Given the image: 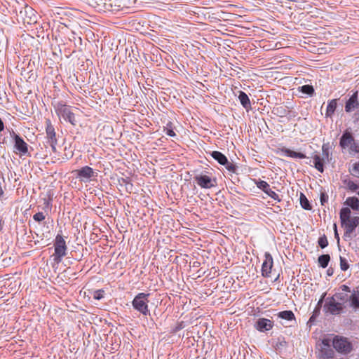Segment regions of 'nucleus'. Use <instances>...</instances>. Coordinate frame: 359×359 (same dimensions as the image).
<instances>
[{
  "label": "nucleus",
  "instance_id": "1",
  "mask_svg": "<svg viewBox=\"0 0 359 359\" xmlns=\"http://www.w3.org/2000/svg\"><path fill=\"white\" fill-rule=\"evenodd\" d=\"M149 293L140 292L132 301V306L135 310L138 311L143 316H150L151 313L149 309Z\"/></svg>",
  "mask_w": 359,
  "mask_h": 359
},
{
  "label": "nucleus",
  "instance_id": "2",
  "mask_svg": "<svg viewBox=\"0 0 359 359\" xmlns=\"http://www.w3.org/2000/svg\"><path fill=\"white\" fill-rule=\"evenodd\" d=\"M9 133L13 141V151L20 156H31V153L29 151V145L25 142L23 138L13 130L9 131Z\"/></svg>",
  "mask_w": 359,
  "mask_h": 359
},
{
  "label": "nucleus",
  "instance_id": "3",
  "mask_svg": "<svg viewBox=\"0 0 359 359\" xmlns=\"http://www.w3.org/2000/svg\"><path fill=\"white\" fill-rule=\"evenodd\" d=\"M336 298L344 300L342 294H337L334 296L328 298L324 305V311L326 313H330L332 315H339L343 311V306L341 303L337 302Z\"/></svg>",
  "mask_w": 359,
  "mask_h": 359
},
{
  "label": "nucleus",
  "instance_id": "4",
  "mask_svg": "<svg viewBox=\"0 0 359 359\" xmlns=\"http://www.w3.org/2000/svg\"><path fill=\"white\" fill-rule=\"evenodd\" d=\"M54 249V261L57 263H60L62 258L66 256L67 250L66 241L61 234L58 233L55 238Z\"/></svg>",
  "mask_w": 359,
  "mask_h": 359
},
{
  "label": "nucleus",
  "instance_id": "5",
  "mask_svg": "<svg viewBox=\"0 0 359 359\" xmlns=\"http://www.w3.org/2000/svg\"><path fill=\"white\" fill-rule=\"evenodd\" d=\"M55 111L57 116H61L65 121L69 122L73 126L76 125L75 115L70 110V107L62 102H58L54 105Z\"/></svg>",
  "mask_w": 359,
  "mask_h": 359
},
{
  "label": "nucleus",
  "instance_id": "6",
  "mask_svg": "<svg viewBox=\"0 0 359 359\" xmlns=\"http://www.w3.org/2000/svg\"><path fill=\"white\" fill-rule=\"evenodd\" d=\"M332 346L341 353L347 354L352 350V344L344 337L335 336L332 339Z\"/></svg>",
  "mask_w": 359,
  "mask_h": 359
},
{
  "label": "nucleus",
  "instance_id": "7",
  "mask_svg": "<svg viewBox=\"0 0 359 359\" xmlns=\"http://www.w3.org/2000/svg\"><path fill=\"white\" fill-rule=\"evenodd\" d=\"M46 143L50 146L53 152H56V145L57 144L56 133L55 127L48 118L46 120Z\"/></svg>",
  "mask_w": 359,
  "mask_h": 359
},
{
  "label": "nucleus",
  "instance_id": "8",
  "mask_svg": "<svg viewBox=\"0 0 359 359\" xmlns=\"http://www.w3.org/2000/svg\"><path fill=\"white\" fill-rule=\"evenodd\" d=\"M76 173V177L81 182H90L97 176V173L90 166L86 165L74 171Z\"/></svg>",
  "mask_w": 359,
  "mask_h": 359
},
{
  "label": "nucleus",
  "instance_id": "9",
  "mask_svg": "<svg viewBox=\"0 0 359 359\" xmlns=\"http://www.w3.org/2000/svg\"><path fill=\"white\" fill-rule=\"evenodd\" d=\"M194 179L197 184L202 189H211L215 187L217 184V180L215 178H212L204 174L196 175L194 176Z\"/></svg>",
  "mask_w": 359,
  "mask_h": 359
},
{
  "label": "nucleus",
  "instance_id": "10",
  "mask_svg": "<svg viewBox=\"0 0 359 359\" xmlns=\"http://www.w3.org/2000/svg\"><path fill=\"white\" fill-rule=\"evenodd\" d=\"M255 184L257 188L263 191L269 197L278 202L280 201L278 194L271 189L270 185L266 181L260 180H256Z\"/></svg>",
  "mask_w": 359,
  "mask_h": 359
},
{
  "label": "nucleus",
  "instance_id": "11",
  "mask_svg": "<svg viewBox=\"0 0 359 359\" xmlns=\"http://www.w3.org/2000/svg\"><path fill=\"white\" fill-rule=\"evenodd\" d=\"M264 257L265 259L262 266V275L264 277L269 278L270 277L271 269L273 267V257L268 252H265Z\"/></svg>",
  "mask_w": 359,
  "mask_h": 359
},
{
  "label": "nucleus",
  "instance_id": "12",
  "mask_svg": "<svg viewBox=\"0 0 359 359\" xmlns=\"http://www.w3.org/2000/svg\"><path fill=\"white\" fill-rule=\"evenodd\" d=\"M273 327V322L264 318H259L255 324V328L262 332L269 331L271 330Z\"/></svg>",
  "mask_w": 359,
  "mask_h": 359
},
{
  "label": "nucleus",
  "instance_id": "13",
  "mask_svg": "<svg viewBox=\"0 0 359 359\" xmlns=\"http://www.w3.org/2000/svg\"><path fill=\"white\" fill-rule=\"evenodd\" d=\"M359 224V217H353L352 219L347 222L344 226H341L344 228V237H350V235L353 232L355 229Z\"/></svg>",
  "mask_w": 359,
  "mask_h": 359
},
{
  "label": "nucleus",
  "instance_id": "14",
  "mask_svg": "<svg viewBox=\"0 0 359 359\" xmlns=\"http://www.w3.org/2000/svg\"><path fill=\"white\" fill-rule=\"evenodd\" d=\"M359 106L358 101V92L355 91L346 101L345 104V111L346 112H351L355 109H357Z\"/></svg>",
  "mask_w": 359,
  "mask_h": 359
},
{
  "label": "nucleus",
  "instance_id": "15",
  "mask_svg": "<svg viewBox=\"0 0 359 359\" xmlns=\"http://www.w3.org/2000/svg\"><path fill=\"white\" fill-rule=\"evenodd\" d=\"M354 140L353 136L350 132L345 131L340 138L339 145L344 149H347L351 143H353Z\"/></svg>",
  "mask_w": 359,
  "mask_h": 359
},
{
  "label": "nucleus",
  "instance_id": "16",
  "mask_svg": "<svg viewBox=\"0 0 359 359\" xmlns=\"http://www.w3.org/2000/svg\"><path fill=\"white\" fill-rule=\"evenodd\" d=\"M238 100L240 101L241 104L243 107L247 111H249L251 110V103L248 95L243 91L240 90L238 94Z\"/></svg>",
  "mask_w": 359,
  "mask_h": 359
},
{
  "label": "nucleus",
  "instance_id": "17",
  "mask_svg": "<svg viewBox=\"0 0 359 359\" xmlns=\"http://www.w3.org/2000/svg\"><path fill=\"white\" fill-rule=\"evenodd\" d=\"M276 316L278 318L284 320L287 322H294V323H296L295 316L294 313L290 310L280 311L276 314Z\"/></svg>",
  "mask_w": 359,
  "mask_h": 359
},
{
  "label": "nucleus",
  "instance_id": "18",
  "mask_svg": "<svg viewBox=\"0 0 359 359\" xmlns=\"http://www.w3.org/2000/svg\"><path fill=\"white\" fill-rule=\"evenodd\" d=\"M351 212L348 208H342L341 209L339 217L341 226H344V224H346V222L352 219V217H351Z\"/></svg>",
  "mask_w": 359,
  "mask_h": 359
},
{
  "label": "nucleus",
  "instance_id": "19",
  "mask_svg": "<svg viewBox=\"0 0 359 359\" xmlns=\"http://www.w3.org/2000/svg\"><path fill=\"white\" fill-rule=\"evenodd\" d=\"M210 156L217 161L220 165H225L227 163V157L222 152L218 151H213L210 153Z\"/></svg>",
  "mask_w": 359,
  "mask_h": 359
},
{
  "label": "nucleus",
  "instance_id": "20",
  "mask_svg": "<svg viewBox=\"0 0 359 359\" xmlns=\"http://www.w3.org/2000/svg\"><path fill=\"white\" fill-rule=\"evenodd\" d=\"M281 151L284 153V154L287 157L294 158H306V155L301 152H297L292 151L287 148H283Z\"/></svg>",
  "mask_w": 359,
  "mask_h": 359
},
{
  "label": "nucleus",
  "instance_id": "21",
  "mask_svg": "<svg viewBox=\"0 0 359 359\" xmlns=\"http://www.w3.org/2000/svg\"><path fill=\"white\" fill-rule=\"evenodd\" d=\"M337 107V100L333 99L328 102L325 112L326 117H332Z\"/></svg>",
  "mask_w": 359,
  "mask_h": 359
},
{
  "label": "nucleus",
  "instance_id": "22",
  "mask_svg": "<svg viewBox=\"0 0 359 359\" xmlns=\"http://www.w3.org/2000/svg\"><path fill=\"white\" fill-rule=\"evenodd\" d=\"M315 168L320 172H324V160L319 155L315 154L313 157Z\"/></svg>",
  "mask_w": 359,
  "mask_h": 359
},
{
  "label": "nucleus",
  "instance_id": "23",
  "mask_svg": "<svg viewBox=\"0 0 359 359\" xmlns=\"http://www.w3.org/2000/svg\"><path fill=\"white\" fill-rule=\"evenodd\" d=\"M25 11L29 18V20L27 22L29 24L36 23L37 21V16L35 14V11L32 7L27 6Z\"/></svg>",
  "mask_w": 359,
  "mask_h": 359
},
{
  "label": "nucleus",
  "instance_id": "24",
  "mask_svg": "<svg viewBox=\"0 0 359 359\" xmlns=\"http://www.w3.org/2000/svg\"><path fill=\"white\" fill-rule=\"evenodd\" d=\"M345 203L354 210H358L359 209V199L356 197L347 198Z\"/></svg>",
  "mask_w": 359,
  "mask_h": 359
},
{
  "label": "nucleus",
  "instance_id": "25",
  "mask_svg": "<svg viewBox=\"0 0 359 359\" xmlns=\"http://www.w3.org/2000/svg\"><path fill=\"white\" fill-rule=\"evenodd\" d=\"M330 261V256L328 254L322 255L318 258V265L325 269L328 266V264Z\"/></svg>",
  "mask_w": 359,
  "mask_h": 359
},
{
  "label": "nucleus",
  "instance_id": "26",
  "mask_svg": "<svg viewBox=\"0 0 359 359\" xmlns=\"http://www.w3.org/2000/svg\"><path fill=\"white\" fill-rule=\"evenodd\" d=\"M299 201H300V205L303 209L306 210H311L312 206L310 204L309 201L307 199L306 196L302 193H301V194H300Z\"/></svg>",
  "mask_w": 359,
  "mask_h": 359
},
{
  "label": "nucleus",
  "instance_id": "27",
  "mask_svg": "<svg viewBox=\"0 0 359 359\" xmlns=\"http://www.w3.org/2000/svg\"><path fill=\"white\" fill-rule=\"evenodd\" d=\"M163 132L170 137H175L176 133L173 130V124L171 121H168L163 128Z\"/></svg>",
  "mask_w": 359,
  "mask_h": 359
},
{
  "label": "nucleus",
  "instance_id": "28",
  "mask_svg": "<svg viewBox=\"0 0 359 359\" xmlns=\"http://www.w3.org/2000/svg\"><path fill=\"white\" fill-rule=\"evenodd\" d=\"M299 88V90L304 94L309 95L310 96L314 94V88L311 85H304Z\"/></svg>",
  "mask_w": 359,
  "mask_h": 359
},
{
  "label": "nucleus",
  "instance_id": "29",
  "mask_svg": "<svg viewBox=\"0 0 359 359\" xmlns=\"http://www.w3.org/2000/svg\"><path fill=\"white\" fill-rule=\"evenodd\" d=\"M351 306L354 309H359V294L353 293L350 297Z\"/></svg>",
  "mask_w": 359,
  "mask_h": 359
},
{
  "label": "nucleus",
  "instance_id": "30",
  "mask_svg": "<svg viewBox=\"0 0 359 359\" xmlns=\"http://www.w3.org/2000/svg\"><path fill=\"white\" fill-rule=\"evenodd\" d=\"M322 154L323 160L326 158L327 161H329V156H330V146L329 143H324L322 145Z\"/></svg>",
  "mask_w": 359,
  "mask_h": 359
},
{
  "label": "nucleus",
  "instance_id": "31",
  "mask_svg": "<svg viewBox=\"0 0 359 359\" xmlns=\"http://www.w3.org/2000/svg\"><path fill=\"white\" fill-rule=\"evenodd\" d=\"M350 154H355L359 153V144L355 142V140H353V143H351V145L348 147Z\"/></svg>",
  "mask_w": 359,
  "mask_h": 359
},
{
  "label": "nucleus",
  "instance_id": "32",
  "mask_svg": "<svg viewBox=\"0 0 359 359\" xmlns=\"http://www.w3.org/2000/svg\"><path fill=\"white\" fill-rule=\"evenodd\" d=\"M225 166L226 169L229 172L232 173H235L237 170L238 167L233 164V163H231L227 160V163L225 165H223Z\"/></svg>",
  "mask_w": 359,
  "mask_h": 359
},
{
  "label": "nucleus",
  "instance_id": "33",
  "mask_svg": "<svg viewBox=\"0 0 359 359\" xmlns=\"http://www.w3.org/2000/svg\"><path fill=\"white\" fill-rule=\"evenodd\" d=\"M318 243L321 248L323 249L326 248L328 245V241L327 239L326 236L323 235V236H320L318 238Z\"/></svg>",
  "mask_w": 359,
  "mask_h": 359
},
{
  "label": "nucleus",
  "instance_id": "34",
  "mask_svg": "<svg viewBox=\"0 0 359 359\" xmlns=\"http://www.w3.org/2000/svg\"><path fill=\"white\" fill-rule=\"evenodd\" d=\"M276 110L277 114L280 117L285 116L290 112V111H287L285 108L283 107H277Z\"/></svg>",
  "mask_w": 359,
  "mask_h": 359
},
{
  "label": "nucleus",
  "instance_id": "35",
  "mask_svg": "<svg viewBox=\"0 0 359 359\" xmlns=\"http://www.w3.org/2000/svg\"><path fill=\"white\" fill-rule=\"evenodd\" d=\"M340 268L341 271H346L349 268V264L347 260L342 257H340Z\"/></svg>",
  "mask_w": 359,
  "mask_h": 359
},
{
  "label": "nucleus",
  "instance_id": "36",
  "mask_svg": "<svg viewBox=\"0 0 359 359\" xmlns=\"http://www.w3.org/2000/svg\"><path fill=\"white\" fill-rule=\"evenodd\" d=\"M104 291L102 289L94 292L93 298L96 300H100L104 297Z\"/></svg>",
  "mask_w": 359,
  "mask_h": 359
},
{
  "label": "nucleus",
  "instance_id": "37",
  "mask_svg": "<svg viewBox=\"0 0 359 359\" xmlns=\"http://www.w3.org/2000/svg\"><path fill=\"white\" fill-rule=\"evenodd\" d=\"M33 219L36 222H41L45 219V215L43 212H39L33 215Z\"/></svg>",
  "mask_w": 359,
  "mask_h": 359
},
{
  "label": "nucleus",
  "instance_id": "38",
  "mask_svg": "<svg viewBox=\"0 0 359 359\" xmlns=\"http://www.w3.org/2000/svg\"><path fill=\"white\" fill-rule=\"evenodd\" d=\"M4 182V178L3 176L0 177V201H2L4 198L5 193L3 189L2 185Z\"/></svg>",
  "mask_w": 359,
  "mask_h": 359
},
{
  "label": "nucleus",
  "instance_id": "39",
  "mask_svg": "<svg viewBox=\"0 0 359 359\" xmlns=\"http://www.w3.org/2000/svg\"><path fill=\"white\" fill-rule=\"evenodd\" d=\"M122 180L126 184V190L130 193L133 187V184L128 179L122 178Z\"/></svg>",
  "mask_w": 359,
  "mask_h": 359
},
{
  "label": "nucleus",
  "instance_id": "40",
  "mask_svg": "<svg viewBox=\"0 0 359 359\" xmlns=\"http://www.w3.org/2000/svg\"><path fill=\"white\" fill-rule=\"evenodd\" d=\"M348 187L349 189H351V191H355L356 190H358L359 189V186L351 181H350L348 182Z\"/></svg>",
  "mask_w": 359,
  "mask_h": 359
},
{
  "label": "nucleus",
  "instance_id": "41",
  "mask_svg": "<svg viewBox=\"0 0 359 359\" xmlns=\"http://www.w3.org/2000/svg\"><path fill=\"white\" fill-rule=\"evenodd\" d=\"M320 200L321 204H322V205H323V204H324V203L327 202V200H328V196H327V195L326 194H325V193H322V194H320Z\"/></svg>",
  "mask_w": 359,
  "mask_h": 359
},
{
  "label": "nucleus",
  "instance_id": "42",
  "mask_svg": "<svg viewBox=\"0 0 359 359\" xmlns=\"http://www.w3.org/2000/svg\"><path fill=\"white\" fill-rule=\"evenodd\" d=\"M331 341L332 342V341L329 339V338H325L322 340V344L325 346H327V347H330V344H331Z\"/></svg>",
  "mask_w": 359,
  "mask_h": 359
},
{
  "label": "nucleus",
  "instance_id": "43",
  "mask_svg": "<svg viewBox=\"0 0 359 359\" xmlns=\"http://www.w3.org/2000/svg\"><path fill=\"white\" fill-rule=\"evenodd\" d=\"M324 354L327 358H332L333 357L334 353L332 350L330 349L325 351Z\"/></svg>",
  "mask_w": 359,
  "mask_h": 359
},
{
  "label": "nucleus",
  "instance_id": "44",
  "mask_svg": "<svg viewBox=\"0 0 359 359\" xmlns=\"http://www.w3.org/2000/svg\"><path fill=\"white\" fill-rule=\"evenodd\" d=\"M325 295V293L323 294V296L321 297V298L319 299V301H318L316 308H319V309L320 310L321 306H322V304L323 302V299H324Z\"/></svg>",
  "mask_w": 359,
  "mask_h": 359
},
{
  "label": "nucleus",
  "instance_id": "45",
  "mask_svg": "<svg viewBox=\"0 0 359 359\" xmlns=\"http://www.w3.org/2000/svg\"><path fill=\"white\" fill-rule=\"evenodd\" d=\"M334 237L337 240V242L339 243V233L337 231V227L336 224H334Z\"/></svg>",
  "mask_w": 359,
  "mask_h": 359
},
{
  "label": "nucleus",
  "instance_id": "46",
  "mask_svg": "<svg viewBox=\"0 0 359 359\" xmlns=\"http://www.w3.org/2000/svg\"><path fill=\"white\" fill-rule=\"evenodd\" d=\"M320 310L319 309V308H315L311 316L318 317L320 315Z\"/></svg>",
  "mask_w": 359,
  "mask_h": 359
},
{
  "label": "nucleus",
  "instance_id": "47",
  "mask_svg": "<svg viewBox=\"0 0 359 359\" xmlns=\"http://www.w3.org/2000/svg\"><path fill=\"white\" fill-rule=\"evenodd\" d=\"M353 170L357 173H359V163H354L353 166Z\"/></svg>",
  "mask_w": 359,
  "mask_h": 359
},
{
  "label": "nucleus",
  "instance_id": "48",
  "mask_svg": "<svg viewBox=\"0 0 359 359\" xmlns=\"http://www.w3.org/2000/svg\"><path fill=\"white\" fill-rule=\"evenodd\" d=\"M317 317L311 316L309 320L308 323L313 324Z\"/></svg>",
  "mask_w": 359,
  "mask_h": 359
},
{
  "label": "nucleus",
  "instance_id": "49",
  "mask_svg": "<svg viewBox=\"0 0 359 359\" xmlns=\"http://www.w3.org/2000/svg\"><path fill=\"white\" fill-rule=\"evenodd\" d=\"M4 128H5V126H4V121L0 118V132H2L4 130Z\"/></svg>",
  "mask_w": 359,
  "mask_h": 359
},
{
  "label": "nucleus",
  "instance_id": "50",
  "mask_svg": "<svg viewBox=\"0 0 359 359\" xmlns=\"http://www.w3.org/2000/svg\"><path fill=\"white\" fill-rule=\"evenodd\" d=\"M327 274L328 276H332L333 274L332 269H328L327 271Z\"/></svg>",
  "mask_w": 359,
  "mask_h": 359
},
{
  "label": "nucleus",
  "instance_id": "51",
  "mask_svg": "<svg viewBox=\"0 0 359 359\" xmlns=\"http://www.w3.org/2000/svg\"><path fill=\"white\" fill-rule=\"evenodd\" d=\"M3 223H4L3 219H2V218L0 217V231H1V229H2V227H3Z\"/></svg>",
  "mask_w": 359,
  "mask_h": 359
},
{
  "label": "nucleus",
  "instance_id": "52",
  "mask_svg": "<svg viewBox=\"0 0 359 359\" xmlns=\"http://www.w3.org/2000/svg\"><path fill=\"white\" fill-rule=\"evenodd\" d=\"M342 287H343V290L349 291V287L348 286L344 285L342 286Z\"/></svg>",
  "mask_w": 359,
  "mask_h": 359
},
{
  "label": "nucleus",
  "instance_id": "53",
  "mask_svg": "<svg viewBox=\"0 0 359 359\" xmlns=\"http://www.w3.org/2000/svg\"><path fill=\"white\" fill-rule=\"evenodd\" d=\"M5 140H6V139H5V138H4V139H3V140H2V142H1V141H0V144H1V143L4 144V143H5Z\"/></svg>",
  "mask_w": 359,
  "mask_h": 359
},
{
  "label": "nucleus",
  "instance_id": "54",
  "mask_svg": "<svg viewBox=\"0 0 359 359\" xmlns=\"http://www.w3.org/2000/svg\"><path fill=\"white\" fill-rule=\"evenodd\" d=\"M358 194L359 195V190H358Z\"/></svg>",
  "mask_w": 359,
  "mask_h": 359
}]
</instances>
